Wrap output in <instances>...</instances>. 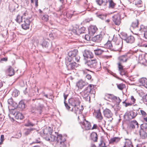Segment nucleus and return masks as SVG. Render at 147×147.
<instances>
[{
	"label": "nucleus",
	"instance_id": "nucleus-1",
	"mask_svg": "<svg viewBox=\"0 0 147 147\" xmlns=\"http://www.w3.org/2000/svg\"><path fill=\"white\" fill-rule=\"evenodd\" d=\"M80 96L78 95H75L69 99L68 100L69 104L73 107L71 110L74 111L75 113L76 114L81 113L83 109L82 106H81V109L80 108Z\"/></svg>",
	"mask_w": 147,
	"mask_h": 147
},
{
	"label": "nucleus",
	"instance_id": "nucleus-2",
	"mask_svg": "<svg viewBox=\"0 0 147 147\" xmlns=\"http://www.w3.org/2000/svg\"><path fill=\"white\" fill-rule=\"evenodd\" d=\"M68 56L65 58V63H71L76 61L79 62L80 57L78 55V51L77 50L74 49L73 51H70L68 53Z\"/></svg>",
	"mask_w": 147,
	"mask_h": 147
},
{
	"label": "nucleus",
	"instance_id": "nucleus-3",
	"mask_svg": "<svg viewBox=\"0 0 147 147\" xmlns=\"http://www.w3.org/2000/svg\"><path fill=\"white\" fill-rule=\"evenodd\" d=\"M94 85L90 84L86 87L82 92V96L86 101L90 100V93L94 94L95 91L94 90Z\"/></svg>",
	"mask_w": 147,
	"mask_h": 147
},
{
	"label": "nucleus",
	"instance_id": "nucleus-4",
	"mask_svg": "<svg viewBox=\"0 0 147 147\" xmlns=\"http://www.w3.org/2000/svg\"><path fill=\"white\" fill-rule=\"evenodd\" d=\"M43 132L44 134H49L50 135V138H49L48 140L52 142L55 141L56 142L57 137L59 136H62L61 134H58V133L56 132H52L50 127H49L48 129H44L43 130Z\"/></svg>",
	"mask_w": 147,
	"mask_h": 147
},
{
	"label": "nucleus",
	"instance_id": "nucleus-5",
	"mask_svg": "<svg viewBox=\"0 0 147 147\" xmlns=\"http://www.w3.org/2000/svg\"><path fill=\"white\" fill-rule=\"evenodd\" d=\"M85 64L89 67L94 69L97 71L99 70L101 68L100 64L98 63L96 59L87 60L86 61Z\"/></svg>",
	"mask_w": 147,
	"mask_h": 147
},
{
	"label": "nucleus",
	"instance_id": "nucleus-6",
	"mask_svg": "<svg viewBox=\"0 0 147 147\" xmlns=\"http://www.w3.org/2000/svg\"><path fill=\"white\" fill-rule=\"evenodd\" d=\"M64 136H59L57 138L56 144L59 147H66V142Z\"/></svg>",
	"mask_w": 147,
	"mask_h": 147
},
{
	"label": "nucleus",
	"instance_id": "nucleus-7",
	"mask_svg": "<svg viewBox=\"0 0 147 147\" xmlns=\"http://www.w3.org/2000/svg\"><path fill=\"white\" fill-rule=\"evenodd\" d=\"M130 54L128 53L119 56L118 58L119 61L117 63V65H118L119 63L121 64V65H122V63L127 62L130 58Z\"/></svg>",
	"mask_w": 147,
	"mask_h": 147
},
{
	"label": "nucleus",
	"instance_id": "nucleus-8",
	"mask_svg": "<svg viewBox=\"0 0 147 147\" xmlns=\"http://www.w3.org/2000/svg\"><path fill=\"white\" fill-rule=\"evenodd\" d=\"M123 42L121 40L117 39L115 42L114 41L113 44V50L119 51L122 49Z\"/></svg>",
	"mask_w": 147,
	"mask_h": 147
},
{
	"label": "nucleus",
	"instance_id": "nucleus-9",
	"mask_svg": "<svg viewBox=\"0 0 147 147\" xmlns=\"http://www.w3.org/2000/svg\"><path fill=\"white\" fill-rule=\"evenodd\" d=\"M31 19V17L24 18V21L22 24V27L23 29L27 30L29 28L30 23L31 22V21L30 20Z\"/></svg>",
	"mask_w": 147,
	"mask_h": 147
},
{
	"label": "nucleus",
	"instance_id": "nucleus-10",
	"mask_svg": "<svg viewBox=\"0 0 147 147\" xmlns=\"http://www.w3.org/2000/svg\"><path fill=\"white\" fill-rule=\"evenodd\" d=\"M104 98L107 100H117L116 101H117V100H118L119 101L118 102V103H119L121 101V100L120 99L119 97L115 96L112 94L107 93L105 94Z\"/></svg>",
	"mask_w": 147,
	"mask_h": 147
},
{
	"label": "nucleus",
	"instance_id": "nucleus-11",
	"mask_svg": "<svg viewBox=\"0 0 147 147\" xmlns=\"http://www.w3.org/2000/svg\"><path fill=\"white\" fill-rule=\"evenodd\" d=\"M122 38L127 43H132L135 41V38L132 36H127L126 34L123 33L122 35Z\"/></svg>",
	"mask_w": 147,
	"mask_h": 147
},
{
	"label": "nucleus",
	"instance_id": "nucleus-12",
	"mask_svg": "<svg viewBox=\"0 0 147 147\" xmlns=\"http://www.w3.org/2000/svg\"><path fill=\"white\" fill-rule=\"evenodd\" d=\"M139 127L138 123L136 120L131 121L128 126V129L130 130H134L138 129Z\"/></svg>",
	"mask_w": 147,
	"mask_h": 147
},
{
	"label": "nucleus",
	"instance_id": "nucleus-13",
	"mask_svg": "<svg viewBox=\"0 0 147 147\" xmlns=\"http://www.w3.org/2000/svg\"><path fill=\"white\" fill-rule=\"evenodd\" d=\"M75 61L67 63L66 65L68 70H71L75 69L78 66V64Z\"/></svg>",
	"mask_w": 147,
	"mask_h": 147
},
{
	"label": "nucleus",
	"instance_id": "nucleus-14",
	"mask_svg": "<svg viewBox=\"0 0 147 147\" xmlns=\"http://www.w3.org/2000/svg\"><path fill=\"white\" fill-rule=\"evenodd\" d=\"M123 66L119 63L118 65V70L119 71V73L121 75L124 76L126 77L127 76V71L123 69Z\"/></svg>",
	"mask_w": 147,
	"mask_h": 147
},
{
	"label": "nucleus",
	"instance_id": "nucleus-15",
	"mask_svg": "<svg viewBox=\"0 0 147 147\" xmlns=\"http://www.w3.org/2000/svg\"><path fill=\"white\" fill-rule=\"evenodd\" d=\"M112 20L115 24L117 25H119L121 22V19L119 14L114 15L112 17Z\"/></svg>",
	"mask_w": 147,
	"mask_h": 147
},
{
	"label": "nucleus",
	"instance_id": "nucleus-16",
	"mask_svg": "<svg viewBox=\"0 0 147 147\" xmlns=\"http://www.w3.org/2000/svg\"><path fill=\"white\" fill-rule=\"evenodd\" d=\"M82 127H84L86 130H89L91 129L92 127L91 123L88 121L85 120L84 121L81 122Z\"/></svg>",
	"mask_w": 147,
	"mask_h": 147
},
{
	"label": "nucleus",
	"instance_id": "nucleus-17",
	"mask_svg": "<svg viewBox=\"0 0 147 147\" xmlns=\"http://www.w3.org/2000/svg\"><path fill=\"white\" fill-rule=\"evenodd\" d=\"M103 113L105 117L108 118H111L112 120H112L113 119V118H112L113 114L110 110L109 109H106L104 110Z\"/></svg>",
	"mask_w": 147,
	"mask_h": 147
},
{
	"label": "nucleus",
	"instance_id": "nucleus-18",
	"mask_svg": "<svg viewBox=\"0 0 147 147\" xmlns=\"http://www.w3.org/2000/svg\"><path fill=\"white\" fill-rule=\"evenodd\" d=\"M88 83L83 81L82 80H79L77 84V86L80 89H82L84 87L86 86Z\"/></svg>",
	"mask_w": 147,
	"mask_h": 147
},
{
	"label": "nucleus",
	"instance_id": "nucleus-19",
	"mask_svg": "<svg viewBox=\"0 0 147 147\" xmlns=\"http://www.w3.org/2000/svg\"><path fill=\"white\" fill-rule=\"evenodd\" d=\"M83 56L87 58H92L93 57V54L89 50H86L83 53Z\"/></svg>",
	"mask_w": 147,
	"mask_h": 147
},
{
	"label": "nucleus",
	"instance_id": "nucleus-20",
	"mask_svg": "<svg viewBox=\"0 0 147 147\" xmlns=\"http://www.w3.org/2000/svg\"><path fill=\"white\" fill-rule=\"evenodd\" d=\"M94 113L96 117L98 119V120L100 121L102 120L103 117L102 115L100 109L95 111Z\"/></svg>",
	"mask_w": 147,
	"mask_h": 147
},
{
	"label": "nucleus",
	"instance_id": "nucleus-21",
	"mask_svg": "<svg viewBox=\"0 0 147 147\" xmlns=\"http://www.w3.org/2000/svg\"><path fill=\"white\" fill-rule=\"evenodd\" d=\"M140 138L142 139H145L147 138V133L146 130L140 129L139 131Z\"/></svg>",
	"mask_w": 147,
	"mask_h": 147
},
{
	"label": "nucleus",
	"instance_id": "nucleus-22",
	"mask_svg": "<svg viewBox=\"0 0 147 147\" xmlns=\"http://www.w3.org/2000/svg\"><path fill=\"white\" fill-rule=\"evenodd\" d=\"M26 106L24 101L21 100L19 102V104L18 105L17 107L20 111H22L25 110Z\"/></svg>",
	"mask_w": 147,
	"mask_h": 147
},
{
	"label": "nucleus",
	"instance_id": "nucleus-23",
	"mask_svg": "<svg viewBox=\"0 0 147 147\" xmlns=\"http://www.w3.org/2000/svg\"><path fill=\"white\" fill-rule=\"evenodd\" d=\"M41 45L44 48H45L48 50H50L51 49V46L49 43L45 40H43L42 41L41 43Z\"/></svg>",
	"mask_w": 147,
	"mask_h": 147
},
{
	"label": "nucleus",
	"instance_id": "nucleus-24",
	"mask_svg": "<svg viewBox=\"0 0 147 147\" xmlns=\"http://www.w3.org/2000/svg\"><path fill=\"white\" fill-rule=\"evenodd\" d=\"M102 34L97 35L92 38V40L94 42H99L102 40Z\"/></svg>",
	"mask_w": 147,
	"mask_h": 147
},
{
	"label": "nucleus",
	"instance_id": "nucleus-25",
	"mask_svg": "<svg viewBox=\"0 0 147 147\" xmlns=\"http://www.w3.org/2000/svg\"><path fill=\"white\" fill-rule=\"evenodd\" d=\"M97 29L96 26H91L88 28L89 33L91 35H93L96 32Z\"/></svg>",
	"mask_w": 147,
	"mask_h": 147
},
{
	"label": "nucleus",
	"instance_id": "nucleus-26",
	"mask_svg": "<svg viewBox=\"0 0 147 147\" xmlns=\"http://www.w3.org/2000/svg\"><path fill=\"white\" fill-rule=\"evenodd\" d=\"M114 42V39L113 41L108 40L105 44V46L108 49L113 50V44Z\"/></svg>",
	"mask_w": 147,
	"mask_h": 147
},
{
	"label": "nucleus",
	"instance_id": "nucleus-27",
	"mask_svg": "<svg viewBox=\"0 0 147 147\" xmlns=\"http://www.w3.org/2000/svg\"><path fill=\"white\" fill-rule=\"evenodd\" d=\"M6 73L8 75L11 76L14 74V71L13 69L10 66H9L8 68L6 71Z\"/></svg>",
	"mask_w": 147,
	"mask_h": 147
},
{
	"label": "nucleus",
	"instance_id": "nucleus-28",
	"mask_svg": "<svg viewBox=\"0 0 147 147\" xmlns=\"http://www.w3.org/2000/svg\"><path fill=\"white\" fill-rule=\"evenodd\" d=\"M137 115V111L135 110L130 112L128 117L130 119H132L135 118Z\"/></svg>",
	"mask_w": 147,
	"mask_h": 147
},
{
	"label": "nucleus",
	"instance_id": "nucleus-29",
	"mask_svg": "<svg viewBox=\"0 0 147 147\" xmlns=\"http://www.w3.org/2000/svg\"><path fill=\"white\" fill-rule=\"evenodd\" d=\"M40 17L42 20L44 22H47L49 20V16L48 15L43 13L40 15Z\"/></svg>",
	"mask_w": 147,
	"mask_h": 147
},
{
	"label": "nucleus",
	"instance_id": "nucleus-30",
	"mask_svg": "<svg viewBox=\"0 0 147 147\" xmlns=\"http://www.w3.org/2000/svg\"><path fill=\"white\" fill-rule=\"evenodd\" d=\"M23 13L21 12L20 13L18 14L16 18L15 19V20L18 23L20 24L22 22L23 16L22 14Z\"/></svg>",
	"mask_w": 147,
	"mask_h": 147
},
{
	"label": "nucleus",
	"instance_id": "nucleus-31",
	"mask_svg": "<svg viewBox=\"0 0 147 147\" xmlns=\"http://www.w3.org/2000/svg\"><path fill=\"white\" fill-rule=\"evenodd\" d=\"M7 102L9 104L13 107L14 109L17 108V104L15 102H14L12 98L8 99Z\"/></svg>",
	"mask_w": 147,
	"mask_h": 147
},
{
	"label": "nucleus",
	"instance_id": "nucleus-32",
	"mask_svg": "<svg viewBox=\"0 0 147 147\" xmlns=\"http://www.w3.org/2000/svg\"><path fill=\"white\" fill-rule=\"evenodd\" d=\"M138 82L141 85L145 87V85H146L147 82V79L145 78H142L139 79Z\"/></svg>",
	"mask_w": 147,
	"mask_h": 147
},
{
	"label": "nucleus",
	"instance_id": "nucleus-33",
	"mask_svg": "<svg viewBox=\"0 0 147 147\" xmlns=\"http://www.w3.org/2000/svg\"><path fill=\"white\" fill-rule=\"evenodd\" d=\"M109 0H96V2L99 5L105 6Z\"/></svg>",
	"mask_w": 147,
	"mask_h": 147
},
{
	"label": "nucleus",
	"instance_id": "nucleus-34",
	"mask_svg": "<svg viewBox=\"0 0 147 147\" xmlns=\"http://www.w3.org/2000/svg\"><path fill=\"white\" fill-rule=\"evenodd\" d=\"M121 140V138L118 137H114L111 138L110 140L109 143L113 144L114 143H117Z\"/></svg>",
	"mask_w": 147,
	"mask_h": 147
},
{
	"label": "nucleus",
	"instance_id": "nucleus-35",
	"mask_svg": "<svg viewBox=\"0 0 147 147\" xmlns=\"http://www.w3.org/2000/svg\"><path fill=\"white\" fill-rule=\"evenodd\" d=\"M138 20L137 19H136L132 23L130 29H134L138 27Z\"/></svg>",
	"mask_w": 147,
	"mask_h": 147
},
{
	"label": "nucleus",
	"instance_id": "nucleus-36",
	"mask_svg": "<svg viewBox=\"0 0 147 147\" xmlns=\"http://www.w3.org/2000/svg\"><path fill=\"white\" fill-rule=\"evenodd\" d=\"M65 4L63 3V4L59 7L58 11L62 13H63L64 12L65 13V11L67 9V8L65 7Z\"/></svg>",
	"mask_w": 147,
	"mask_h": 147
},
{
	"label": "nucleus",
	"instance_id": "nucleus-37",
	"mask_svg": "<svg viewBox=\"0 0 147 147\" xmlns=\"http://www.w3.org/2000/svg\"><path fill=\"white\" fill-rule=\"evenodd\" d=\"M91 137L92 140L94 142H97L98 139L97 135L96 132H92L91 134Z\"/></svg>",
	"mask_w": 147,
	"mask_h": 147
},
{
	"label": "nucleus",
	"instance_id": "nucleus-38",
	"mask_svg": "<svg viewBox=\"0 0 147 147\" xmlns=\"http://www.w3.org/2000/svg\"><path fill=\"white\" fill-rule=\"evenodd\" d=\"M34 129L30 128H26L24 129V134L26 136H27L30 134L31 131Z\"/></svg>",
	"mask_w": 147,
	"mask_h": 147
},
{
	"label": "nucleus",
	"instance_id": "nucleus-39",
	"mask_svg": "<svg viewBox=\"0 0 147 147\" xmlns=\"http://www.w3.org/2000/svg\"><path fill=\"white\" fill-rule=\"evenodd\" d=\"M94 51L96 55H99L101 54L105 51L102 49L98 48L94 50Z\"/></svg>",
	"mask_w": 147,
	"mask_h": 147
},
{
	"label": "nucleus",
	"instance_id": "nucleus-40",
	"mask_svg": "<svg viewBox=\"0 0 147 147\" xmlns=\"http://www.w3.org/2000/svg\"><path fill=\"white\" fill-rule=\"evenodd\" d=\"M147 27L143 25H141L140 28L138 29L141 32H144V33L146 31Z\"/></svg>",
	"mask_w": 147,
	"mask_h": 147
},
{
	"label": "nucleus",
	"instance_id": "nucleus-41",
	"mask_svg": "<svg viewBox=\"0 0 147 147\" xmlns=\"http://www.w3.org/2000/svg\"><path fill=\"white\" fill-rule=\"evenodd\" d=\"M43 107V105L40 104H39L38 105L37 107L36 110L37 111L38 113L40 114L42 113V110Z\"/></svg>",
	"mask_w": 147,
	"mask_h": 147
},
{
	"label": "nucleus",
	"instance_id": "nucleus-42",
	"mask_svg": "<svg viewBox=\"0 0 147 147\" xmlns=\"http://www.w3.org/2000/svg\"><path fill=\"white\" fill-rule=\"evenodd\" d=\"M126 140L125 142V145L129 146V147H133L131 141L129 139H125Z\"/></svg>",
	"mask_w": 147,
	"mask_h": 147
},
{
	"label": "nucleus",
	"instance_id": "nucleus-43",
	"mask_svg": "<svg viewBox=\"0 0 147 147\" xmlns=\"http://www.w3.org/2000/svg\"><path fill=\"white\" fill-rule=\"evenodd\" d=\"M134 3L135 5L138 7H140L142 6V1L141 0H134Z\"/></svg>",
	"mask_w": 147,
	"mask_h": 147
},
{
	"label": "nucleus",
	"instance_id": "nucleus-44",
	"mask_svg": "<svg viewBox=\"0 0 147 147\" xmlns=\"http://www.w3.org/2000/svg\"><path fill=\"white\" fill-rule=\"evenodd\" d=\"M24 117L23 115L19 112L17 113L15 115V118L16 119H22Z\"/></svg>",
	"mask_w": 147,
	"mask_h": 147
},
{
	"label": "nucleus",
	"instance_id": "nucleus-45",
	"mask_svg": "<svg viewBox=\"0 0 147 147\" xmlns=\"http://www.w3.org/2000/svg\"><path fill=\"white\" fill-rule=\"evenodd\" d=\"M85 30V28L83 27L78 29V35L82 33H84Z\"/></svg>",
	"mask_w": 147,
	"mask_h": 147
},
{
	"label": "nucleus",
	"instance_id": "nucleus-46",
	"mask_svg": "<svg viewBox=\"0 0 147 147\" xmlns=\"http://www.w3.org/2000/svg\"><path fill=\"white\" fill-rule=\"evenodd\" d=\"M35 124L32 122L30 120H28L27 122L25 123V125L26 126H33Z\"/></svg>",
	"mask_w": 147,
	"mask_h": 147
},
{
	"label": "nucleus",
	"instance_id": "nucleus-47",
	"mask_svg": "<svg viewBox=\"0 0 147 147\" xmlns=\"http://www.w3.org/2000/svg\"><path fill=\"white\" fill-rule=\"evenodd\" d=\"M140 127V129L146 130V129H147V123H143L141 125Z\"/></svg>",
	"mask_w": 147,
	"mask_h": 147
},
{
	"label": "nucleus",
	"instance_id": "nucleus-48",
	"mask_svg": "<svg viewBox=\"0 0 147 147\" xmlns=\"http://www.w3.org/2000/svg\"><path fill=\"white\" fill-rule=\"evenodd\" d=\"M117 87L119 90H122L125 88V86L123 84H120L117 85Z\"/></svg>",
	"mask_w": 147,
	"mask_h": 147
},
{
	"label": "nucleus",
	"instance_id": "nucleus-49",
	"mask_svg": "<svg viewBox=\"0 0 147 147\" xmlns=\"http://www.w3.org/2000/svg\"><path fill=\"white\" fill-rule=\"evenodd\" d=\"M20 94L19 91L17 90H14L13 92L12 95L14 96L15 97L17 96Z\"/></svg>",
	"mask_w": 147,
	"mask_h": 147
},
{
	"label": "nucleus",
	"instance_id": "nucleus-50",
	"mask_svg": "<svg viewBox=\"0 0 147 147\" xmlns=\"http://www.w3.org/2000/svg\"><path fill=\"white\" fill-rule=\"evenodd\" d=\"M66 17L69 18H71L73 15V13L72 12H67L66 13Z\"/></svg>",
	"mask_w": 147,
	"mask_h": 147
},
{
	"label": "nucleus",
	"instance_id": "nucleus-51",
	"mask_svg": "<svg viewBox=\"0 0 147 147\" xmlns=\"http://www.w3.org/2000/svg\"><path fill=\"white\" fill-rule=\"evenodd\" d=\"M140 115L143 117V118L145 117H147V114L146 113L144 110H140Z\"/></svg>",
	"mask_w": 147,
	"mask_h": 147
},
{
	"label": "nucleus",
	"instance_id": "nucleus-52",
	"mask_svg": "<svg viewBox=\"0 0 147 147\" xmlns=\"http://www.w3.org/2000/svg\"><path fill=\"white\" fill-rule=\"evenodd\" d=\"M106 15L103 14H99L97 15V16L98 18H100L102 20L105 19L106 18Z\"/></svg>",
	"mask_w": 147,
	"mask_h": 147
},
{
	"label": "nucleus",
	"instance_id": "nucleus-53",
	"mask_svg": "<svg viewBox=\"0 0 147 147\" xmlns=\"http://www.w3.org/2000/svg\"><path fill=\"white\" fill-rule=\"evenodd\" d=\"M115 4L112 1H109V7L111 8H114L115 6Z\"/></svg>",
	"mask_w": 147,
	"mask_h": 147
},
{
	"label": "nucleus",
	"instance_id": "nucleus-54",
	"mask_svg": "<svg viewBox=\"0 0 147 147\" xmlns=\"http://www.w3.org/2000/svg\"><path fill=\"white\" fill-rule=\"evenodd\" d=\"M32 90V89L29 88V89H28H28L27 88H26L24 90V93L25 94H26L28 93H30V91Z\"/></svg>",
	"mask_w": 147,
	"mask_h": 147
},
{
	"label": "nucleus",
	"instance_id": "nucleus-55",
	"mask_svg": "<svg viewBox=\"0 0 147 147\" xmlns=\"http://www.w3.org/2000/svg\"><path fill=\"white\" fill-rule=\"evenodd\" d=\"M123 104L124 105V106L125 107L127 106H130L132 105V104L130 103H127L125 102V101L123 102Z\"/></svg>",
	"mask_w": 147,
	"mask_h": 147
},
{
	"label": "nucleus",
	"instance_id": "nucleus-56",
	"mask_svg": "<svg viewBox=\"0 0 147 147\" xmlns=\"http://www.w3.org/2000/svg\"><path fill=\"white\" fill-rule=\"evenodd\" d=\"M84 38L87 41H89L90 40V37L89 35L88 34H86L84 36Z\"/></svg>",
	"mask_w": 147,
	"mask_h": 147
},
{
	"label": "nucleus",
	"instance_id": "nucleus-57",
	"mask_svg": "<svg viewBox=\"0 0 147 147\" xmlns=\"http://www.w3.org/2000/svg\"><path fill=\"white\" fill-rule=\"evenodd\" d=\"M72 32L74 34L78 35V29L76 30L75 28H74L72 30Z\"/></svg>",
	"mask_w": 147,
	"mask_h": 147
},
{
	"label": "nucleus",
	"instance_id": "nucleus-58",
	"mask_svg": "<svg viewBox=\"0 0 147 147\" xmlns=\"http://www.w3.org/2000/svg\"><path fill=\"white\" fill-rule=\"evenodd\" d=\"M7 57H3L1 58V63H3V62H6L7 61Z\"/></svg>",
	"mask_w": 147,
	"mask_h": 147
},
{
	"label": "nucleus",
	"instance_id": "nucleus-59",
	"mask_svg": "<svg viewBox=\"0 0 147 147\" xmlns=\"http://www.w3.org/2000/svg\"><path fill=\"white\" fill-rule=\"evenodd\" d=\"M36 110V109L35 108L32 107L30 109V112H31L32 113H35Z\"/></svg>",
	"mask_w": 147,
	"mask_h": 147
},
{
	"label": "nucleus",
	"instance_id": "nucleus-60",
	"mask_svg": "<svg viewBox=\"0 0 147 147\" xmlns=\"http://www.w3.org/2000/svg\"><path fill=\"white\" fill-rule=\"evenodd\" d=\"M4 117H5L3 115L0 113V122L4 120Z\"/></svg>",
	"mask_w": 147,
	"mask_h": 147
},
{
	"label": "nucleus",
	"instance_id": "nucleus-61",
	"mask_svg": "<svg viewBox=\"0 0 147 147\" xmlns=\"http://www.w3.org/2000/svg\"><path fill=\"white\" fill-rule=\"evenodd\" d=\"M143 99L144 102H147V94L143 96Z\"/></svg>",
	"mask_w": 147,
	"mask_h": 147
},
{
	"label": "nucleus",
	"instance_id": "nucleus-62",
	"mask_svg": "<svg viewBox=\"0 0 147 147\" xmlns=\"http://www.w3.org/2000/svg\"><path fill=\"white\" fill-rule=\"evenodd\" d=\"M64 103L66 108L67 110H69L70 108V107L68 105L67 103H66V101H64Z\"/></svg>",
	"mask_w": 147,
	"mask_h": 147
},
{
	"label": "nucleus",
	"instance_id": "nucleus-63",
	"mask_svg": "<svg viewBox=\"0 0 147 147\" xmlns=\"http://www.w3.org/2000/svg\"><path fill=\"white\" fill-rule=\"evenodd\" d=\"M86 77L88 80H91L92 78L91 76L90 75L87 74L86 76Z\"/></svg>",
	"mask_w": 147,
	"mask_h": 147
},
{
	"label": "nucleus",
	"instance_id": "nucleus-64",
	"mask_svg": "<svg viewBox=\"0 0 147 147\" xmlns=\"http://www.w3.org/2000/svg\"><path fill=\"white\" fill-rule=\"evenodd\" d=\"M144 38L145 39L147 40V31L144 33Z\"/></svg>",
	"mask_w": 147,
	"mask_h": 147
}]
</instances>
